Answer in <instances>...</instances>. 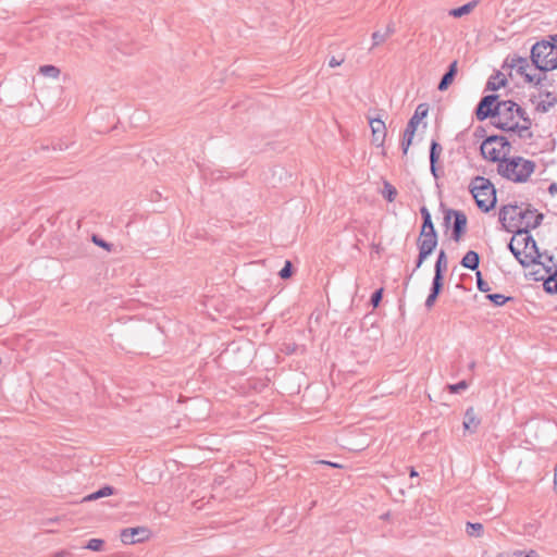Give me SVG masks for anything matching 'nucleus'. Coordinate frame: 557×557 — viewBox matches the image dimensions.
I'll use <instances>...</instances> for the list:
<instances>
[{
	"label": "nucleus",
	"mask_w": 557,
	"mask_h": 557,
	"mask_svg": "<svg viewBox=\"0 0 557 557\" xmlns=\"http://www.w3.org/2000/svg\"><path fill=\"white\" fill-rule=\"evenodd\" d=\"M474 367H475V362L473 361V362L470 363L469 368L473 369Z\"/></svg>",
	"instance_id": "55"
},
{
	"label": "nucleus",
	"mask_w": 557,
	"mask_h": 557,
	"mask_svg": "<svg viewBox=\"0 0 557 557\" xmlns=\"http://www.w3.org/2000/svg\"><path fill=\"white\" fill-rule=\"evenodd\" d=\"M91 242L97 245L98 247H101L108 251H111L113 248V245L101 238L100 236L92 234Z\"/></svg>",
	"instance_id": "34"
},
{
	"label": "nucleus",
	"mask_w": 557,
	"mask_h": 557,
	"mask_svg": "<svg viewBox=\"0 0 557 557\" xmlns=\"http://www.w3.org/2000/svg\"><path fill=\"white\" fill-rule=\"evenodd\" d=\"M468 219L463 211L446 209L443 225L451 228V239L459 243L467 232Z\"/></svg>",
	"instance_id": "7"
},
{
	"label": "nucleus",
	"mask_w": 557,
	"mask_h": 557,
	"mask_svg": "<svg viewBox=\"0 0 557 557\" xmlns=\"http://www.w3.org/2000/svg\"><path fill=\"white\" fill-rule=\"evenodd\" d=\"M444 276L445 275H443V274L434 273L430 293L436 294L438 296L441 295L443 287H444Z\"/></svg>",
	"instance_id": "28"
},
{
	"label": "nucleus",
	"mask_w": 557,
	"mask_h": 557,
	"mask_svg": "<svg viewBox=\"0 0 557 557\" xmlns=\"http://www.w3.org/2000/svg\"><path fill=\"white\" fill-rule=\"evenodd\" d=\"M520 75L523 76L525 83L532 84L535 86L536 75L529 74V73H527V71L524 72V74H520Z\"/></svg>",
	"instance_id": "43"
},
{
	"label": "nucleus",
	"mask_w": 557,
	"mask_h": 557,
	"mask_svg": "<svg viewBox=\"0 0 557 557\" xmlns=\"http://www.w3.org/2000/svg\"><path fill=\"white\" fill-rule=\"evenodd\" d=\"M541 97H545V100L537 102L535 110L540 113L548 112L557 103V96L548 90H544L540 92Z\"/></svg>",
	"instance_id": "16"
},
{
	"label": "nucleus",
	"mask_w": 557,
	"mask_h": 557,
	"mask_svg": "<svg viewBox=\"0 0 557 557\" xmlns=\"http://www.w3.org/2000/svg\"><path fill=\"white\" fill-rule=\"evenodd\" d=\"M508 249L523 268L541 264L542 253L530 232L522 236H513L508 244Z\"/></svg>",
	"instance_id": "3"
},
{
	"label": "nucleus",
	"mask_w": 557,
	"mask_h": 557,
	"mask_svg": "<svg viewBox=\"0 0 557 557\" xmlns=\"http://www.w3.org/2000/svg\"><path fill=\"white\" fill-rule=\"evenodd\" d=\"M486 144H498L499 145V150H502V153H504V151H509L510 152V148H511V144L509 143V140L507 139V137L503 136V135H490L485 138V145Z\"/></svg>",
	"instance_id": "22"
},
{
	"label": "nucleus",
	"mask_w": 557,
	"mask_h": 557,
	"mask_svg": "<svg viewBox=\"0 0 557 557\" xmlns=\"http://www.w3.org/2000/svg\"><path fill=\"white\" fill-rule=\"evenodd\" d=\"M511 557H525L524 550H515Z\"/></svg>",
	"instance_id": "49"
},
{
	"label": "nucleus",
	"mask_w": 557,
	"mask_h": 557,
	"mask_svg": "<svg viewBox=\"0 0 557 557\" xmlns=\"http://www.w3.org/2000/svg\"><path fill=\"white\" fill-rule=\"evenodd\" d=\"M293 273H294L293 263L287 260V261H285L284 267L278 272V275H280L281 278L287 280V278L292 277Z\"/></svg>",
	"instance_id": "32"
},
{
	"label": "nucleus",
	"mask_w": 557,
	"mask_h": 557,
	"mask_svg": "<svg viewBox=\"0 0 557 557\" xmlns=\"http://www.w3.org/2000/svg\"><path fill=\"white\" fill-rule=\"evenodd\" d=\"M505 64L512 69L517 67V72L519 74H524V72L530 66L527 58H523V57H520L517 54L507 57Z\"/></svg>",
	"instance_id": "17"
},
{
	"label": "nucleus",
	"mask_w": 557,
	"mask_h": 557,
	"mask_svg": "<svg viewBox=\"0 0 557 557\" xmlns=\"http://www.w3.org/2000/svg\"><path fill=\"white\" fill-rule=\"evenodd\" d=\"M481 421L476 416L473 407H469L463 416V429L469 433L473 434L476 432Z\"/></svg>",
	"instance_id": "15"
},
{
	"label": "nucleus",
	"mask_w": 557,
	"mask_h": 557,
	"mask_svg": "<svg viewBox=\"0 0 557 557\" xmlns=\"http://www.w3.org/2000/svg\"><path fill=\"white\" fill-rule=\"evenodd\" d=\"M545 79H546V73L536 75L535 87H541Z\"/></svg>",
	"instance_id": "45"
},
{
	"label": "nucleus",
	"mask_w": 557,
	"mask_h": 557,
	"mask_svg": "<svg viewBox=\"0 0 557 557\" xmlns=\"http://www.w3.org/2000/svg\"><path fill=\"white\" fill-rule=\"evenodd\" d=\"M104 545V541L100 539H91L88 541L86 548L95 552H99L102 549Z\"/></svg>",
	"instance_id": "36"
},
{
	"label": "nucleus",
	"mask_w": 557,
	"mask_h": 557,
	"mask_svg": "<svg viewBox=\"0 0 557 557\" xmlns=\"http://www.w3.org/2000/svg\"><path fill=\"white\" fill-rule=\"evenodd\" d=\"M151 535V531L146 527L126 528L121 531L120 537L124 544L143 543Z\"/></svg>",
	"instance_id": "10"
},
{
	"label": "nucleus",
	"mask_w": 557,
	"mask_h": 557,
	"mask_svg": "<svg viewBox=\"0 0 557 557\" xmlns=\"http://www.w3.org/2000/svg\"><path fill=\"white\" fill-rule=\"evenodd\" d=\"M484 531L483 524L480 522H468L466 525V532L469 536L480 537Z\"/></svg>",
	"instance_id": "29"
},
{
	"label": "nucleus",
	"mask_w": 557,
	"mask_h": 557,
	"mask_svg": "<svg viewBox=\"0 0 557 557\" xmlns=\"http://www.w3.org/2000/svg\"><path fill=\"white\" fill-rule=\"evenodd\" d=\"M343 62H344V59L337 60L335 57H332L329 60V66L336 67V66L341 65Z\"/></svg>",
	"instance_id": "44"
},
{
	"label": "nucleus",
	"mask_w": 557,
	"mask_h": 557,
	"mask_svg": "<svg viewBox=\"0 0 557 557\" xmlns=\"http://www.w3.org/2000/svg\"><path fill=\"white\" fill-rule=\"evenodd\" d=\"M554 488H555V492L557 493V463L555 467V474H554Z\"/></svg>",
	"instance_id": "51"
},
{
	"label": "nucleus",
	"mask_w": 557,
	"mask_h": 557,
	"mask_svg": "<svg viewBox=\"0 0 557 557\" xmlns=\"http://www.w3.org/2000/svg\"><path fill=\"white\" fill-rule=\"evenodd\" d=\"M485 297L496 307L504 306L508 301L513 300V297L505 296L503 294H486Z\"/></svg>",
	"instance_id": "26"
},
{
	"label": "nucleus",
	"mask_w": 557,
	"mask_h": 557,
	"mask_svg": "<svg viewBox=\"0 0 557 557\" xmlns=\"http://www.w3.org/2000/svg\"><path fill=\"white\" fill-rule=\"evenodd\" d=\"M437 298H438V295L430 293L425 300L426 309H431L434 306V304L436 302Z\"/></svg>",
	"instance_id": "42"
},
{
	"label": "nucleus",
	"mask_w": 557,
	"mask_h": 557,
	"mask_svg": "<svg viewBox=\"0 0 557 557\" xmlns=\"http://www.w3.org/2000/svg\"><path fill=\"white\" fill-rule=\"evenodd\" d=\"M457 72H458V62L457 60L453 61L448 67H447V71L444 73V75L442 76L438 85H437V89L440 91H445L448 89V87L451 85V83L454 82L456 75H457Z\"/></svg>",
	"instance_id": "14"
},
{
	"label": "nucleus",
	"mask_w": 557,
	"mask_h": 557,
	"mask_svg": "<svg viewBox=\"0 0 557 557\" xmlns=\"http://www.w3.org/2000/svg\"><path fill=\"white\" fill-rule=\"evenodd\" d=\"M448 268V259L444 249H441L437 253V259L434 264V273L445 275Z\"/></svg>",
	"instance_id": "23"
},
{
	"label": "nucleus",
	"mask_w": 557,
	"mask_h": 557,
	"mask_svg": "<svg viewBox=\"0 0 557 557\" xmlns=\"http://www.w3.org/2000/svg\"><path fill=\"white\" fill-rule=\"evenodd\" d=\"M530 127L531 125H520L519 123H512V125L510 126L511 132H517L519 137L529 139L532 138L533 136V134L530 132Z\"/></svg>",
	"instance_id": "27"
},
{
	"label": "nucleus",
	"mask_w": 557,
	"mask_h": 557,
	"mask_svg": "<svg viewBox=\"0 0 557 557\" xmlns=\"http://www.w3.org/2000/svg\"><path fill=\"white\" fill-rule=\"evenodd\" d=\"M394 32H395L394 24L389 23V24L387 25V27H386V32H385V34H388V37H389L391 35H393V34H394Z\"/></svg>",
	"instance_id": "46"
},
{
	"label": "nucleus",
	"mask_w": 557,
	"mask_h": 557,
	"mask_svg": "<svg viewBox=\"0 0 557 557\" xmlns=\"http://www.w3.org/2000/svg\"><path fill=\"white\" fill-rule=\"evenodd\" d=\"M39 73L51 78H58L60 70L54 65L47 64L39 67Z\"/></svg>",
	"instance_id": "31"
},
{
	"label": "nucleus",
	"mask_w": 557,
	"mask_h": 557,
	"mask_svg": "<svg viewBox=\"0 0 557 557\" xmlns=\"http://www.w3.org/2000/svg\"><path fill=\"white\" fill-rule=\"evenodd\" d=\"M548 191L550 195H555L557 194V184L556 183H552L548 187Z\"/></svg>",
	"instance_id": "47"
},
{
	"label": "nucleus",
	"mask_w": 557,
	"mask_h": 557,
	"mask_svg": "<svg viewBox=\"0 0 557 557\" xmlns=\"http://www.w3.org/2000/svg\"><path fill=\"white\" fill-rule=\"evenodd\" d=\"M517 115L523 121V125H532V121L521 107H517L516 109Z\"/></svg>",
	"instance_id": "39"
},
{
	"label": "nucleus",
	"mask_w": 557,
	"mask_h": 557,
	"mask_svg": "<svg viewBox=\"0 0 557 557\" xmlns=\"http://www.w3.org/2000/svg\"><path fill=\"white\" fill-rule=\"evenodd\" d=\"M320 463H323V465H327V466H331V467H334V468H339L341 466L336 462H332V461H325V460H321Z\"/></svg>",
	"instance_id": "48"
},
{
	"label": "nucleus",
	"mask_w": 557,
	"mask_h": 557,
	"mask_svg": "<svg viewBox=\"0 0 557 557\" xmlns=\"http://www.w3.org/2000/svg\"><path fill=\"white\" fill-rule=\"evenodd\" d=\"M468 386H469L468 382L466 380H462L456 384H449L447 386V388H448L449 393L457 394L460 391L468 388Z\"/></svg>",
	"instance_id": "35"
},
{
	"label": "nucleus",
	"mask_w": 557,
	"mask_h": 557,
	"mask_svg": "<svg viewBox=\"0 0 557 557\" xmlns=\"http://www.w3.org/2000/svg\"><path fill=\"white\" fill-rule=\"evenodd\" d=\"M545 257H546V259H547V264L542 263V262H541V264L543 265V268H544V270L546 271V273H550V272H552V270H553L554 268H556V264H555V262H554V257H553V256H548L547 253H545Z\"/></svg>",
	"instance_id": "40"
},
{
	"label": "nucleus",
	"mask_w": 557,
	"mask_h": 557,
	"mask_svg": "<svg viewBox=\"0 0 557 557\" xmlns=\"http://www.w3.org/2000/svg\"><path fill=\"white\" fill-rule=\"evenodd\" d=\"M382 196L388 201L393 202L397 196V189L388 182H384Z\"/></svg>",
	"instance_id": "30"
},
{
	"label": "nucleus",
	"mask_w": 557,
	"mask_h": 557,
	"mask_svg": "<svg viewBox=\"0 0 557 557\" xmlns=\"http://www.w3.org/2000/svg\"><path fill=\"white\" fill-rule=\"evenodd\" d=\"M553 273H554V275H556V276H557V269H555V271H554Z\"/></svg>",
	"instance_id": "57"
},
{
	"label": "nucleus",
	"mask_w": 557,
	"mask_h": 557,
	"mask_svg": "<svg viewBox=\"0 0 557 557\" xmlns=\"http://www.w3.org/2000/svg\"><path fill=\"white\" fill-rule=\"evenodd\" d=\"M536 164L522 157H507L497 164V173L515 183H525L533 174Z\"/></svg>",
	"instance_id": "4"
},
{
	"label": "nucleus",
	"mask_w": 557,
	"mask_h": 557,
	"mask_svg": "<svg viewBox=\"0 0 557 557\" xmlns=\"http://www.w3.org/2000/svg\"><path fill=\"white\" fill-rule=\"evenodd\" d=\"M492 145L493 144L485 145V139H484L480 147L481 154L484 159H486L491 162H497V164H499L503 159H507L509 151L507 150V151H504V153H502V150H499L495 147H492Z\"/></svg>",
	"instance_id": "13"
},
{
	"label": "nucleus",
	"mask_w": 557,
	"mask_h": 557,
	"mask_svg": "<svg viewBox=\"0 0 557 557\" xmlns=\"http://www.w3.org/2000/svg\"><path fill=\"white\" fill-rule=\"evenodd\" d=\"M113 494H115V488L111 485H104L98 491L85 496L83 502H92L102 497L111 496Z\"/></svg>",
	"instance_id": "20"
},
{
	"label": "nucleus",
	"mask_w": 557,
	"mask_h": 557,
	"mask_svg": "<svg viewBox=\"0 0 557 557\" xmlns=\"http://www.w3.org/2000/svg\"><path fill=\"white\" fill-rule=\"evenodd\" d=\"M520 247H521V246H519V245L517 244V242H515V248H519V249H521Z\"/></svg>",
	"instance_id": "56"
},
{
	"label": "nucleus",
	"mask_w": 557,
	"mask_h": 557,
	"mask_svg": "<svg viewBox=\"0 0 557 557\" xmlns=\"http://www.w3.org/2000/svg\"><path fill=\"white\" fill-rule=\"evenodd\" d=\"M67 148H69V145L63 146L62 144H60L58 147L59 150H63V149H67Z\"/></svg>",
	"instance_id": "54"
},
{
	"label": "nucleus",
	"mask_w": 557,
	"mask_h": 557,
	"mask_svg": "<svg viewBox=\"0 0 557 557\" xmlns=\"http://www.w3.org/2000/svg\"><path fill=\"white\" fill-rule=\"evenodd\" d=\"M442 151L441 144L433 139L430 144V171L435 180H438L443 174L437 165Z\"/></svg>",
	"instance_id": "12"
},
{
	"label": "nucleus",
	"mask_w": 557,
	"mask_h": 557,
	"mask_svg": "<svg viewBox=\"0 0 557 557\" xmlns=\"http://www.w3.org/2000/svg\"><path fill=\"white\" fill-rule=\"evenodd\" d=\"M478 208L483 212H490L496 206V189L493 183L484 176H475L469 185Z\"/></svg>",
	"instance_id": "5"
},
{
	"label": "nucleus",
	"mask_w": 557,
	"mask_h": 557,
	"mask_svg": "<svg viewBox=\"0 0 557 557\" xmlns=\"http://www.w3.org/2000/svg\"><path fill=\"white\" fill-rule=\"evenodd\" d=\"M476 3L478 2L475 0H473V1H470L461 7L451 9L449 11V15L454 16L456 18L467 15L475 8Z\"/></svg>",
	"instance_id": "24"
},
{
	"label": "nucleus",
	"mask_w": 557,
	"mask_h": 557,
	"mask_svg": "<svg viewBox=\"0 0 557 557\" xmlns=\"http://www.w3.org/2000/svg\"><path fill=\"white\" fill-rule=\"evenodd\" d=\"M484 128L483 127H479L476 131H475V136H482V134L484 133Z\"/></svg>",
	"instance_id": "52"
},
{
	"label": "nucleus",
	"mask_w": 557,
	"mask_h": 557,
	"mask_svg": "<svg viewBox=\"0 0 557 557\" xmlns=\"http://www.w3.org/2000/svg\"><path fill=\"white\" fill-rule=\"evenodd\" d=\"M517 104L513 100H505L500 102V115L508 122L513 120V112H516Z\"/></svg>",
	"instance_id": "19"
},
{
	"label": "nucleus",
	"mask_w": 557,
	"mask_h": 557,
	"mask_svg": "<svg viewBox=\"0 0 557 557\" xmlns=\"http://www.w3.org/2000/svg\"><path fill=\"white\" fill-rule=\"evenodd\" d=\"M388 38V34L381 33V32H374L372 34V40H373V47L379 46L383 44Z\"/></svg>",
	"instance_id": "38"
},
{
	"label": "nucleus",
	"mask_w": 557,
	"mask_h": 557,
	"mask_svg": "<svg viewBox=\"0 0 557 557\" xmlns=\"http://www.w3.org/2000/svg\"><path fill=\"white\" fill-rule=\"evenodd\" d=\"M429 113L428 103H420L407 123V126L404 131L403 139H401V150L404 154L408 153L409 147L412 144L417 127L421 120H423Z\"/></svg>",
	"instance_id": "8"
},
{
	"label": "nucleus",
	"mask_w": 557,
	"mask_h": 557,
	"mask_svg": "<svg viewBox=\"0 0 557 557\" xmlns=\"http://www.w3.org/2000/svg\"><path fill=\"white\" fill-rule=\"evenodd\" d=\"M460 264L469 270L479 271L480 255L474 250H469L461 259Z\"/></svg>",
	"instance_id": "18"
},
{
	"label": "nucleus",
	"mask_w": 557,
	"mask_h": 557,
	"mask_svg": "<svg viewBox=\"0 0 557 557\" xmlns=\"http://www.w3.org/2000/svg\"><path fill=\"white\" fill-rule=\"evenodd\" d=\"M544 290L549 295L557 294V276L554 273H549L548 277L543 283Z\"/></svg>",
	"instance_id": "25"
},
{
	"label": "nucleus",
	"mask_w": 557,
	"mask_h": 557,
	"mask_svg": "<svg viewBox=\"0 0 557 557\" xmlns=\"http://www.w3.org/2000/svg\"><path fill=\"white\" fill-rule=\"evenodd\" d=\"M369 124L372 131V144L376 147H382L386 137V126L381 117L368 116Z\"/></svg>",
	"instance_id": "11"
},
{
	"label": "nucleus",
	"mask_w": 557,
	"mask_h": 557,
	"mask_svg": "<svg viewBox=\"0 0 557 557\" xmlns=\"http://www.w3.org/2000/svg\"><path fill=\"white\" fill-rule=\"evenodd\" d=\"M549 47H553V42L547 39L536 41L530 51V60L532 65L542 73H547L557 70L555 65L557 61V53L555 49L550 51Z\"/></svg>",
	"instance_id": "6"
},
{
	"label": "nucleus",
	"mask_w": 557,
	"mask_h": 557,
	"mask_svg": "<svg viewBox=\"0 0 557 557\" xmlns=\"http://www.w3.org/2000/svg\"><path fill=\"white\" fill-rule=\"evenodd\" d=\"M494 125H495L497 128H499V129H502V131H504V132H511L510 126H511L512 124H511L510 122L506 121V120H505V121H499V122H497V123H494Z\"/></svg>",
	"instance_id": "41"
},
{
	"label": "nucleus",
	"mask_w": 557,
	"mask_h": 557,
	"mask_svg": "<svg viewBox=\"0 0 557 557\" xmlns=\"http://www.w3.org/2000/svg\"><path fill=\"white\" fill-rule=\"evenodd\" d=\"M500 102L498 95L483 96L474 110L475 117L482 122L490 117L500 116Z\"/></svg>",
	"instance_id": "9"
},
{
	"label": "nucleus",
	"mask_w": 557,
	"mask_h": 557,
	"mask_svg": "<svg viewBox=\"0 0 557 557\" xmlns=\"http://www.w3.org/2000/svg\"><path fill=\"white\" fill-rule=\"evenodd\" d=\"M497 557H504L503 554H499Z\"/></svg>",
	"instance_id": "58"
},
{
	"label": "nucleus",
	"mask_w": 557,
	"mask_h": 557,
	"mask_svg": "<svg viewBox=\"0 0 557 557\" xmlns=\"http://www.w3.org/2000/svg\"><path fill=\"white\" fill-rule=\"evenodd\" d=\"M410 476L413 478V476H418V472L414 470V468H411L410 469Z\"/></svg>",
	"instance_id": "53"
},
{
	"label": "nucleus",
	"mask_w": 557,
	"mask_h": 557,
	"mask_svg": "<svg viewBox=\"0 0 557 557\" xmlns=\"http://www.w3.org/2000/svg\"><path fill=\"white\" fill-rule=\"evenodd\" d=\"M383 288H379L374 290V293L371 295L370 304L372 305L373 308L379 307V305L381 304L383 298Z\"/></svg>",
	"instance_id": "37"
},
{
	"label": "nucleus",
	"mask_w": 557,
	"mask_h": 557,
	"mask_svg": "<svg viewBox=\"0 0 557 557\" xmlns=\"http://www.w3.org/2000/svg\"><path fill=\"white\" fill-rule=\"evenodd\" d=\"M475 277H476V287H478V289L480 292H482V293H486L487 294L491 290V287L487 284V282L483 280L482 273L480 271H476Z\"/></svg>",
	"instance_id": "33"
},
{
	"label": "nucleus",
	"mask_w": 557,
	"mask_h": 557,
	"mask_svg": "<svg viewBox=\"0 0 557 557\" xmlns=\"http://www.w3.org/2000/svg\"><path fill=\"white\" fill-rule=\"evenodd\" d=\"M422 225L419 237L417 239V246L419 249L418 258L416 260L414 269L405 280V286L407 287L413 273L421 268L423 262L433 253L438 244V235L432 221V215L426 207L420 209Z\"/></svg>",
	"instance_id": "2"
},
{
	"label": "nucleus",
	"mask_w": 557,
	"mask_h": 557,
	"mask_svg": "<svg viewBox=\"0 0 557 557\" xmlns=\"http://www.w3.org/2000/svg\"><path fill=\"white\" fill-rule=\"evenodd\" d=\"M499 222L507 232L513 236H522L541 225L544 214L540 213L531 205L521 210L517 205H506L499 209Z\"/></svg>",
	"instance_id": "1"
},
{
	"label": "nucleus",
	"mask_w": 557,
	"mask_h": 557,
	"mask_svg": "<svg viewBox=\"0 0 557 557\" xmlns=\"http://www.w3.org/2000/svg\"><path fill=\"white\" fill-rule=\"evenodd\" d=\"M507 84V78L500 72H497L494 76H491L486 84V89L496 91L500 87H504Z\"/></svg>",
	"instance_id": "21"
},
{
	"label": "nucleus",
	"mask_w": 557,
	"mask_h": 557,
	"mask_svg": "<svg viewBox=\"0 0 557 557\" xmlns=\"http://www.w3.org/2000/svg\"><path fill=\"white\" fill-rule=\"evenodd\" d=\"M525 557H540L536 550L531 549L528 553H525Z\"/></svg>",
	"instance_id": "50"
}]
</instances>
